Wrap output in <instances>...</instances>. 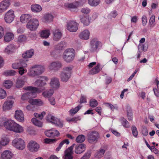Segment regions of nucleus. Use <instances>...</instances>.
<instances>
[{
	"mask_svg": "<svg viewBox=\"0 0 159 159\" xmlns=\"http://www.w3.org/2000/svg\"><path fill=\"white\" fill-rule=\"evenodd\" d=\"M23 89L25 90H28L29 91L23 94L22 95L21 98L23 100L35 98L36 97V93H41L44 89L32 86L25 87Z\"/></svg>",
	"mask_w": 159,
	"mask_h": 159,
	"instance_id": "nucleus-1",
	"label": "nucleus"
},
{
	"mask_svg": "<svg viewBox=\"0 0 159 159\" xmlns=\"http://www.w3.org/2000/svg\"><path fill=\"white\" fill-rule=\"evenodd\" d=\"M3 125L7 129L15 132L21 133L24 131L23 128L22 126L11 120L5 121Z\"/></svg>",
	"mask_w": 159,
	"mask_h": 159,
	"instance_id": "nucleus-2",
	"label": "nucleus"
},
{
	"mask_svg": "<svg viewBox=\"0 0 159 159\" xmlns=\"http://www.w3.org/2000/svg\"><path fill=\"white\" fill-rule=\"evenodd\" d=\"M75 52L73 48H68L64 52L63 58L65 61L70 63L75 58Z\"/></svg>",
	"mask_w": 159,
	"mask_h": 159,
	"instance_id": "nucleus-3",
	"label": "nucleus"
},
{
	"mask_svg": "<svg viewBox=\"0 0 159 159\" xmlns=\"http://www.w3.org/2000/svg\"><path fill=\"white\" fill-rule=\"evenodd\" d=\"M44 70V67L42 66L35 65L30 69L28 75L33 77L37 76L41 74Z\"/></svg>",
	"mask_w": 159,
	"mask_h": 159,
	"instance_id": "nucleus-4",
	"label": "nucleus"
},
{
	"mask_svg": "<svg viewBox=\"0 0 159 159\" xmlns=\"http://www.w3.org/2000/svg\"><path fill=\"white\" fill-rule=\"evenodd\" d=\"M14 103V99L12 96L8 97L7 99L4 102L2 108L3 111H6L11 110Z\"/></svg>",
	"mask_w": 159,
	"mask_h": 159,
	"instance_id": "nucleus-5",
	"label": "nucleus"
},
{
	"mask_svg": "<svg viewBox=\"0 0 159 159\" xmlns=\"http://www.w3.org/2000/svg\"><path fill=\"white\" fill-rule=\"evenodd\" d=\"M91 51L97 52L102 46V43L97 39H93L90 41Z\"/></svg>",
	"mask_w": 159,
	"mask_h": 159,
	"instance_id": "nucleus-6",
	"label": "nucleus"
},
{
	"mask_svg": "<svg viewBox=\"0 0 159 159\" xmlns=\"http://www.w3.org/2000/svg\"><path fill=\"white\" fill-rule=\"evenodd\" d=\"M39 25L38 20L35 18L31 19L26 25V28L31 31L36 30Z\"/></svg>",
	"mask_w": 159,
	"mask_h": 159,
	"instance_id": "nucleus-7",
	"label": "nucleus"
},
{
	"mask_svg": "<svg viewBox=\"0 0 159 159\" xmlns=\"http://www.w3.org/2000/svg\"><path fill=\"white\" fill-rule=\"evenodd\" d=\"M47 120L59 127H62L63 125V121L51 115H48L47 117Z\"/></svg>",
	"mask_w": 159,
	"mask_h": 159,
	"instance_id": "nucleus-8",
	"label": "nucleus"
},
{
	"mask_svg": "<svg viewBox=\"0 0 159 159\" xmlns=\"http://www.w3.org/2000/svg\"><path fill=\"white\" fill-rule=\"evenodd\" d=\"M12 145L17 149L23 150L25 147L24 141L21 138H16L14 139L12 142Z\"/></svg>",
	"mask_w": 159,
	"mask_h": 159,
	"instance_id": "nucleus-9",
	"label": "nucleus"
},
{
	"mask_svg": "<svg viewBox=\"0 0 159 159\" xmlns=\"http://www.w3.org/2000/svg\"><path fill=\"white\" fill-rule=\"evenodd\" d=\"M87 139L90 143L96 142L99 138V134L96 131H92L88 133Z\"/></svg>",
	"mask_w": 159,
	"mask_h": 159,
	"instance_id": "nucleus-10",
	"label": "nucleus"
},
{
	"mask_svg": "<svg viewBox=\"0 0 159 159\" xmlns=\"http://www.w3.org/2000/svg\"><path fill=\"white\" fill-rule=\"evenodd\" d=\"M62 65L59 61H54L51 62L48 66V68L50 70L56 71L59 70L62 68Z\"/></svg>",
	"mask_w": 159,
	"mask_h": 159,
	"instance_id": "nucleus-11",
	"label": "nucleus"
},
{
	"mask_svg": "<svg viewBox=\"0 0 159 159\" xmlns=\"http://www.w3.org/2000/svg\"><path fill=\"white\" fill-rule=\"evenodd\" d=\"M78 24L74 21H70L67 22V29L70 32H76L78 29Z\"/></svg>",
	"mask_w": 159,
	"mask_h": 159,
	"instance_id": "nucleus-12",
	"label": "nucleus"
},
{
	"mask_svg": "<svg viewBox=\"0 0 159 159\" xmlns=\"http://www.w3.org/2000/svg\"><path fill=\"white\" fill-rule=\"evenodd\" d=\"M15 17L14 12L13 10L11 9L8 11L5 14L4 20L8 23H10L14 19Z\"/></svg>",
	"mask_w": 159,
	"mask_h": 159,
	"instance_id": "nucleus-13",
	"label": "nucleus"
},
{
	"mask_svg": "<svg viewBox=\"0 0 159 159\" xmlns=\"http://www.w3.org/2000/svg\"><path fill=\"white\" fill-rule=\"evenodd\" d=\"M48 78L46 76H41L34 83V85L38 87H43L46 84V81H48Z\"/></svg>",
	"mask_w": 159,
	"mask_h": 159,
	"instance_id": "nucleus-14",
	"label": "nucleus"
},
{
	"mask_svg": "<svg viewBox=\"0 0 159 159\" xmlns=\"http://www.w3.org/2000/svg\"><path fill=\"white\" fill-rule=\"evenodd\" d=\"M28 148L30 151L35 152L38 150L39 148V146L35 141L31 140L28 143Z\"/></svg>",
	"mask_w": 159,
	"mask_h": 159,
	"instance_id": "nucleus-15",
	"label": "nucleus"
},
{
	"mask_svg": "<svg viewBox=\"0 0 159 159\" xmlns=\"http://www.w3.org/2000/svg\"><path fill=\"white\" fill-rule=\"evenodd\" d=\"M65 6L72 12L77 11L79 4L77 2L72 3H67L65 4Z\"/></svg>",
	"mask_w": 159,
	"mask_h": 159,
	"instance_id": "nucleus-16",
	"label": "nucleus"
},
{
	"mask_svg": "<svg viewBox=\"0 0 159 159\" xmlns=\"http://www.w3.org/2000/svg\"><path fill=\"white\" fill-rule=\"evenodd\" d=\"M10 0H4L0 3V13L4 12L9 7Z\"/></svg>",
	"mask_w": 159,
	"mask_h": 159,
	"instance_id": "nucleus-17",
	"label": "nucleus"
},
{
	"mask_svg": "<svg viewBox=\"0 0 159 159\" xmlns=\"http://www.w3.org/2000/svg\"><path fill=\"white\" fill-rule=\"evenodd\" d=\"M14 117L18 121L23 122L24 121V115L22 111L20 110L16 111Z\"/></svg>",
	"mask_w": 159,
	"mask_h": 159,
	"instance_id": "nucleus-18",
	"label": "nucleus"
},
{
	"mask_svg": "<svg viewBox=\"0 0 159 159\" xmlns=\"http://www.w3.org/2000/svg\"><path fill=\"white\" fill-rule=\"evenodd\" d=\"M75 145L73 146V148L75 147V152L77 154H80L83 153L85 150V145L84 143H81L79 145Z\"/></svg>",
	"mask_w": 159,
	"mask_h": 159,
	"instance_id": "nucleus-19",
	"label": "nucleus"
},
{
	"mask_svg": "<svg viewBox=\"0 0 159 159\" xmlns=\"http://www.w3.org/2000/svg\"><path fill=\"white\" fill-rule=\"evenodd\" d=\"M11 152L8 150L4 151L0 156V159H11L13 157Z\"/></svg>",
	"mask_w": 159,
	"mask_h": 159,
	"instance_id": "nucleus-20",
	"label": "nucleus"
},
{
	"mask_svg": "<svg viewBox=\"0 0 159 159\" xmlns=\"http://www.w3.org/2000/svg\"><path fill=\"white\" fill-rule=\"evenodd\" d=\"M45 134L46 136L48 137H55L59 134L58 131L52 129L45 131Z\"/></svg>",
	"mask_w": 159,
	"mask_h": 159,
	"instance_id": "nucleus-21",
	"label": "nucleus"
},
{
	"mask_svg": "<svg viewBox=\"0 0 159 159\" xmlns=\"http://www.w3.org/2000/svg\"><path fill=\"white\" fill-rule=\"evenodd\" d=\"M75 145V144H73L65 152V154L64 156V159H72V150L73 149V147Z\"/></svg>",
	"mask_w": 159,
	"mask_h": 159,
	"instance_id": "nucleus-22",
	"label": "nucleus"
},
{
	"mask_svg": "<svg viewBox=\"0 0 159 159\" xmlns=\"http://www.w3.org/2000/svg\"><path fill=\"white\" fill-rule=\"evenodd\" d=\"M90 33L88 30H85L80 34L79 37L80 39L84 40H88L89 39Z\"/></svg>",
	"mask_w": 159,
	"mask_h": 159,
	"instance_id": "nucleus-23",
	"label": "nucleus"
},
{
	"mask_svg": "<svg viewBox=\"0 0 159 159\" xmlns=\"http://www.w3.org/2000/svg\"><path fill=\"white\" fill-rule=\"evenodd\" d=\"M50 85L54 89H58L59 86L60 84L58 79L56 78H53L51 80Z\"/></svg>",
	"mask_w": 159,
	"mask_h": 159,
	"instance_id": "nucleus-24",
	"label": "nucleus"
},
{
	"mask_svg": "<svg viewBox=\"0 0 159 159\" xmlns=\"http://www.w3.org/2000/svg\"><path fill=\"white\" fill-rule=\"evenodd\" d=\"M31 19V16L28 14H23L20 17V21L23 23H28Z\"/></svg>",
	"mask_w": 159,
	"mask_h": 159,
	"instance_id": "nucleus-25",
	"label": "nucleus"
},
{
	"mask_svg": "<svg viewBox=\"0 0 159 159\" xmlns=\"http://www.w3.org/2000/svg\"><path fill=\"white\" fill-rule=\"evenodd\" d=\"M53 18V16L51 14H45L42 18V21L46 23H49L52 21Z\"/></svg>",
	"mask_w": 159,
	"mask_h": 159,
	"instance_id": "nucleus-26",
	"label": "nucleus"
},
{
	"mask_svg": "<svg viewBox=\"0 0 159 159\" xmlns=\"http://www.w3.org/2000/svg\"><path fill=\"white\" fill-rule=\"evenodd\" d=\"M34 51L33 49H31L26 51L22 55V57L24 58L27 59L31 58L34 55Z\"/></svg>",
	"mask_w": 159,
	"mask_h": 159,
	"instance_id": "nucleus-27",
	"label": "nucleus"
},
{
	"mask_svg": "<svg viewBox=\"0 0 159 159\" xmlns=\"http://www.w3.org/2000/svg\"><path fill=\"white\" fill-rule=\"evenodd\" d=\"M29 102L32 105L42 106L43 105V102L40 99H30Z\"/></svg>",
	"mask_w": 159,
	"mask_h": 159,
	"instance_id": "nucleus-28",
	"label": "nucleus"
},
{
	"mask_svg": "<svg viewBox=\"0 0 159 159\" xmlns=\"http://www.w3.org/2000/svg\"><path fill=\"white\" fill-rule=\"evenodd\" d=\"M40 37L43 39L48 38L50 34V32L48 30H45L41 31L39 33Z\"/></svg>",
	"mask_w": 159,
	"mask_h": 159,
	"instance_id": "nucleus-29",
	"label": "nucleus"
},
{
	"mask_svg": "<svg viewBox=\"0 0 159 159\" xmlns=\"http://www.w3.org/2000/svg\"><path fill=\"white\" fill-rule=\"evenodd\" d=\"M71 75L65 73L61 72V74L60 77L61 80L63 82H66L70 79Z\"/></svg>",
	"mask_w": 159,
	"mask_h": 159,
	"instance_id": "nucleus-30",
	"label": "nucleus"
},
{
	"mask_svg": "<svg viewBox=\"0 0 159 159\" xmlns=\"http://www.w3.org/2000/svg\"><path fill=\"white\" fill-rule=\"evenodd\" d=\"M14 38V35L12 33H7L5 35L4 39L5 41L7 42H9L12 40Z\"/></svg>",
	"mask_w": 159,
	"mask_h": 159,
	"instance_id": "nucleus-31",
	"label": "nucleus"
},
{
	"mask_svg": "<svg viewBox=\"0 0 159 159\" xmlns=\"http://www.w3.org/2000/svg\"><path fill=\"white\" fill-rule=\"evenodd\" d=\"M53 39L54 40L57 41L60 39L62 36V33L61 32L56 30L53 33Z\"/></svg>",
	"mask_w": 159,
	"mask_h": 159,
	"instance_id": "nucleus-32",
	"label": "nucleus"
},
{
	"mask_svg": "<svg viewBox=\"0 0 159 159\" xmlns=\"http://www.w3.org/2000/svg\"><path fill=\"white\" fill-rule=\"evenodd\" d=\"M42 9L41 7L38 4L32 5L31 6V10L34 12H38L40 11Z\"/></svg>",
	"mask_w": 159,
	"mask_h": 159,
	"instance_id": "nucleus-33",
	"label": "nucleus"
},
{
	"mask_svg": "<svg viewBox=\"0 0 159 159\" xmlns=\"http://www.w3.org/2000/svg\"><path fill=\"white\" fill-rule=\"evenodd\" d=\"M14 45L11 44L8 45L4 50V52L7 53H10L12 52L15 50Z\"/></svg>",
	"mask_w": 159,
	"mask_h": 159,
	"instance_id": "nucleus-34",
	"label": "nucleus"
},
{
	"mask_svg": "<svg viewBox=\"0 0 159 159\" xmlns=\"http://www.w3.org/2000/svg\"><path fill=\"white\" fill-rule=\"evenodd\" d=\"M81 22L84 25L88 26L90 24L89 17L88 16H84L80 18Z\"/></svg>",
	"mask_w": 159,
	"mask_h": 159,
	"instance_id": "nucleus-35",
	"label": "nucleus"
},
{
	"mask_svg": "<svg viewBox=\"0 0 159 159\" xmlns=\"http://www.w3.org/2000/svg\"><path fill=\"white\" fill-rule=\"evenodd\" d=\"M54 91L52 89L47 90L42 93L43 96L45 98H49L52 95Z\"/></svg>",
	"mask_w": 159,
	"mask_h": 159,
	"instance_id": "nucleus-36",
	"label": "nucleus"
},
{
	"mask_svg": "<svg viewBox=\"0 0 159 159\" xmlns=\"http://www.w3.org/2000/svg\"><path fill=\"white\" fill-rule=\"evenodd\" d=\"M99 67L100 65L98 64L89 71V74L93 75L98 73L100 70Z\"/></svg>",
	"mask_w": 159,
	"mask_h": 159,
	"instance_id": "nucleus-37",
	"label": "nucleus"
},
{
	"mask_svg": "<svg viewBox=\"0 0 159 159\" xmlns=\"http://www.w3.org/2000/svg\"><path fill=\"white\" fill-rule=\"evenodd\" d=\"M73 68V66H72L65 67L63 69L62 72L71 75Z\"/></svg>",
	"mask_w": 159,
	"mask_h": 159,
	"instance_id": "nucleus-38",
	"label": "nucleus"
},
{
	"mask_svg": "<svg viewBox=\"0 0 159 159\" xmlns=\"http://www.w3.org/2000/svg\"><path fill=\"white\" fill-rule=\"evenodd\" d=\"M100 0H88V3L91 6L96 7L100 3Z\"/></svg>",
	"mask_w": 159,
	"mask_h": 159,
	"instance_id": "nucleus-39",
	"label": "nucleus"
},
{
	"mask_svg": "<svg viewBox=\"0 0 159 159\" xmlns=\"http://www.w3.org/2000/svg\"><path fill=\"white\" fill-rule=\"evenodd\" d=\"M155 25V16L154 15H152L149 20V25L150 28L151 29L154 27Z\"/></svg>",
	"mask_w": 159,
	"mask_h": 159,
	"instance_id": "nucleus-40",
	"label": "nucleus"
},
{
	"mask_svg": "<svg viewBox=\"0 0 159 159\" xmlns=\"http://www.w3.org/2000/svg\"><path fill=\"white\" fill-rule=\"evenodd\" d=\"M25 83V81L22 79H17L16 84V87L18 88L22 87L24 85Z\"/></svg>",
	"mask_w": 159,
	"mask_h": 159,
	"instance_id": "nucleus-41",
	"label": "nucleus"
},
{
	"mask_svg": "<svg viewBox=\"0 0 159 159\" xmlns=\"http://www.w3.org/2000/svg\"><path fill=\"white\" fill-rule=\"evenodd\" d=\"M9 140L7 137H5L2 138L0 141V144L2 146L7 145L9 143Z\"/></svg>",
	"mask_w": 159,
	"mask_h": 159,
	"instance_id": "nucleus-42",
	"label": "nucleus"
},
{
	"mask_svg": "<svg viewBox=\"0 0 159 159\" xmlns=\"http://www.w3.org/2000/svg\"><path fill=\"white\" fill-rule=\"evenodd\" d=\"M81 106L79 105L75 108L71 109L69 111L70 114L71 115H74L81 108Z\"/></svg>",
	"mask_w": 159,
	"mask_h": 159,
	"instance_id": "nucleus-43",
	"label": "nucleus"
},
{
	"mask_svg": "<svg viewBox=\"0 0 159 159\" xmlns=\"http://www.w3.org/2000/svg\"><path fill=\"white\" fill-rule=\"evenodd\" d=\"M80 120L81 118L79 116L74 117L72 118L68 117L66 119L67 121L69 122H74L75 123L78 120Z\"/></svg>",
	"mask_w": 159,
	"mask_h": 159,
	"instance_id": "nucleus-44",
	"label": "nucleus"
},
{
	"mask_svg": "<svg viewBox=\"0 0 159 159\" xmlns=\"http://www.w3.org/2000/svg\"><path fill=\"white\" fill-rule=\"evenodd\" d=\"M85 136L83 134H80L78 135L76 139V141L77 143H82L85 140Z\"/></svg>",
	"mask_w": 159,
	"mask_h": 159,
	"instance_id": "nucleus-45",
	"label": "nucleus"
},
{
	"mask_svg": "<svg viewBox=\"0 0 159 159\" xmlns=\"http://www.w3.org/2000/svg\"><path fill=\"white\" fill-rule=\"evenodd\" d=\"M4 86L7 89L11 88L12 85V82L10 80H5L3 83Z\"/></svg>",
	"mask_w": 159,
	"mask_h": 159,
	"instance_id": "nucleus-46",
	"label": "nucleus"
},
{
	"mask_svg": "<svg viewBox=\"0 0 159 159\" xmlns=\"http://www.w3.org/2000/svg\"><path fill=\"white\" fill-rule=\"evenodd\" d=\"M27 38L25 35H21L19 36L18 38L17 41L20 43H23L26 41Z\"/></svg>",
	"mask_w": 159,
	"mask_h": 159,
	"instance_id": "nucleus-47",
	"label": "nucleus"
},
{
	"mask_svg": "<svg viewBox=\"0 0 159 159\" xmlns=\"http://www.w3.org/2000/svg\"><path fill=\"white\" fill-rule=\"evenodd\" d=\"M31 121L36 126L40 127L42 126V123L35 118H33L31 120Z\"/></svg>",
	"mask_w": 159,
	"mask_h": 159,
	"instance_id": "nucleus-48",
	"label": "nucleus"
},
{
	"mask_svg": "<svg viewBox=\"0 0 159 159\" xmlns=\"http://www.w3.org/2000/svg\"><path fill=\"white\" fill-rule=\"evenodd\" d=\"M127 111L128 119L129 120H132V110L129 107H127Z\"/></svg>",
	"mask_w": 159,
	"mask_h": 159,
	"instance_id": "nucleus-49",
	"label": "nucleus"
},
{
	"mask_svg": "<svg viewBox=\"0 0 159 159\" xmlns=\"http://www.w3.org/2000/svg\"><path fill=\"white\" fill-rule=\"evenodd\" d=\"M69 143V142L68 139H65L63 140L59 144L58 146L56 148L57 151H59L61 148L62 147L63 144L66 143V144H68Z\"/></svg>",
	"mask_w": 159,
	"mask_h": 159,
	"instance_id": "nucleus-50",
	"label": "nucleus"
},
{
	"mask_svg": "<svg viewBox=\"0 0 159 159\" xmlns=\"http://www.w3.org/2000/svg\"><path fill=\"white\" fill-rule=\"evenodd\" d=\"M117 15V11L116 10H114L108 14V17L110 19H112L115 18Z\"/></svg>",
	"mask_w": 159,
	"mask_h": 159,
	"instance_id": "nucleus-51",
	"label": "nucleus"
},
{
	"mask_svg": "<svg viewBox=\"0 0 159 159\" xmlns=\"http://www.w3.org/2000/svg\"><path fill=\"white\" fill-rule=\"evenodd\" d=\"M98 104L97 101L95 99H92L90 100L89 102L90 106L92 107H96Z\"/></svg>",
	"mask_w": 159,
	"mask_h": 159,
	"instance_id": "nucleus-52",
	"label": "nucleus"
},
{
	"mask_svg": "<svg viewBox=\"0 0 159 159\" xmlns=\"http://www.w3.org/2000/svg\"><path fill=\"white\" fill-rule=\"evenodd\" d=\"M16 72L13 70H9L5 71L4 74L6 76H13L15 75Z\"/></svg>",
	"mask_w": 159,
	"mask_h": 159,
	"instance_id": "nucleus-53",
	"label": "nucleus"
},
{
	"mask_svg": "<svg viewBox=\"0 0 159 159\" xmlns=\"http://www.w3.org/2000/svg\"><path fill=\"white\" fill-rule=\"evenodd\" d=\"M45 111H43L41 113V114L35 113H34V115L35 117L39 118L40 119H43V116L45 115Z\"/></svg>",
	"mask_w": 159,
	"mask_h": 159,
	"instance_id": "nucleus-54",
	"label": "nucleus"
},
{
	"mask_svg": "<svg viewBox=\"0 0 159 159\" xmlns=\"http://www.w3.org/2000/svg\"><path fill=\"white\" fill-rule=\"evenodd\" d=\"M138 51L139 52H142L143 51L145 52L147 50V48H145L144 44H139V45L138 47Z\"/></svg>",
	"mask_w": 159,
	"mask_h": 159,
	"instance_id": "nucleus-55",
	"label": "nucleus"
},
{
	"mask_svg": "<svg viewBox=\"0 0 159 159\" xmlns=\"http://www.w3.org/2000/svg\"><path fill=\"white\" fill-rule=\"evenodd\" d=\"M121 121L122 124L124 127L126 128L129 127V122L125 119L124 118H122Z\"/></svg>",
	"mask_w": 159,
	"mask_h": 159,
	"instance_id": "nucleus-56",
	"label": "nucleus"
},
{
	"mask_svg": "<svg viewBox=\"0 0 159 159\" xmlns=\"http://www.w3.org/2000/svg\"><path fill=\"white\" fill-rule=\"evenodd\" d=\"M6 93L4 89H0V98L4 99L6 97Z\"/></svg>",
	"mask_w": 159,
	"mask_h": 159,
	"instance_id": "nucleus-57",
	"label": "nucleus"
},
{
	"mask_svg": "<svg viewBox=\"0 0 159 159\" xmlns=\"http://www.w3.org/2000/svg\"><path fill=\"white\" fill-rule=\"evenodd\" d=\"M131 129L133 136L137 137L138 135V132L136 127L134 126H133L131 127Z\"/></svg>",
	"mask_w": 159,
	"mask_h": 159,
	"instance_id": "nucleus-58",
	"label": "nucleus"
},
{
	"mask_svg": "<svg viewBox=\"0 0 159 159\" xmlns=\"http://www.w3.org/2000/svg\"><path fill=\"white\" fill-rule=\"evenodd\" d=\"M105 152V150L102 149H101L99 151L97 152V157L98 158H100L102 157L104 154Z\"/></svg>",
	"mask_w": 159,
	"mask_h": 159,
	"instance_id": "nucleus-59",
	"label": "nucleus"
},
{
	"mask_svg": "<svg viewBox=\"0 0 159 159\" xmlns=\"http://www.w3.org/2000/svg\"><path fill=\"white\" fill-rule=\"evenodd\" d=\"M65 42H61L57 44V46L56 48L58 49L61 50L65 46Z\"/></svg>",
	"mask_w": 159,
	"mask_h": 159,
	"instance_id": "nucleus-60",
	"label": "nucleus"
},
{
	"mask_svg": "<svg viewBox=\"0 0 159 159\" xmlns=\"http://www.w3.org/2000/svg\"><path fill=\"white\" fill-rule=\"evenodd\" d=\"M56 140V139L46 138L44 139V142L46 143H51L55 142Z\"/></svg>",
	"mask_w": 159,
	"mask_h": 159,
	"instance_id": "nucleus-61",
	"label": "nucleus"
},
{
	"mask_svg": "<svg viewBox=\"0 0 159 159\" xmlns=\"http://www.w3.org/2000/svg\"><path fill=\"white\" fill-rule=\"evenodd\" d=\"M90 155V152H87L84 154V156L80 159H89Z\"/></svg>",
	"mask_w": 159,
	"mask_h": 159,
	"instance_id": "nucleus-62",
	"label": "nucleus"
},
{
	"mask_svg": "<svg viewBox=\"0 0 159 159\" xmlns=\"http://www.w3.org/2000/svg\"><path fill=\"white\" fill-rule=\"evenodd\" d=\"M81 11L82 13L87 14L90 12V10L87 7H85L81 9Z\"/></svg>",
	"mask_w": 159,
	"mask_h": 159,
	"instance_id": "nucleus-63",
	"label": "nucleus"
},
{
	"mask_svg": "<svg viewBox=\"0 0 159 159\" xmlns=\"http://www.w3.org/2000/svg\"><path fill=\"white\" fill-rule=\"evenodd\" d=\"M142 24L143 26H145L147 22V17L143 15L142 17Z\"/></svg>",
	"mask_w": 159,
	"mask_h": 159,
	"instance_id": "nucleus-64",
	"label": "nucleus"
}]
</instances>
